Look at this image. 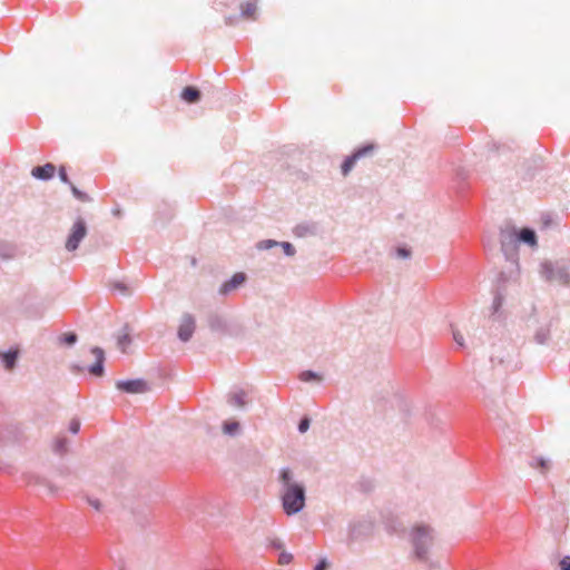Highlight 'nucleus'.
<instances>
[{"label":"nucleus","instance_id":"obj_17","mask_svg":"<svg viewBox=\"0 0 570 570\" xmlns=\"http://www.w3.org/2000/svg\"><path fill=\"white\" fill-rule=\"evenodd\" d=\"M503 301H504L503 293L501 292L500 286H498L497 289L494 291L493 302H492V306H491V309H492L491 317L493 318V321H497L501 317L500 309L503 305Z\"/></svg>","mask_w":570,"mask_h":570},{"label":"nucleus","instance_id":"obj_3","mask_svg":"<svg viewBox=\"0 0 570 570\" xmlns=\"http://www.w3.org/2000/svg\"><path fill=\"white\" fill-rule=\"evenodd\" d=\"M540 273L548 282L557 281L561 285H568L570 283V272L562 263L543 262Z\"/></svg>","mask_w":570,"mask_h":570},{"label":"nucleus","instance_id":"obj_10","mask_svg":"<svg viewBox=\"0 0 570 570\" xmlns=\"http://www.w3.org/2000/svg\"><path fill=\"white\" fill-rule=\"evenodd\" d=\"M196 330V321L195 317L189 314L185 313L181 316L180 324L178 326L177 336L181 342H188Z\"/></svg>","mask_w":570,"mask_h":570},{"label":"nucleus","instance_id":"obj_12","mask_svg":"<svg viewBox=\"0 0 570 570\" xmlns=\"http://www.w3.org/2000/svg\"><path fill=\"white\" fill-rule=\"evenodd\" d=\"M55 173H56V166L51 163H47L41 166H36L31 170L32 177H35L36 179L42 180V181H47V180H50L51 178H53Z\"/></svg>","mask_w":570,"mask_h":570},{"label":"nucleus","instance_id":"obj_18","mask_svg":"<svg viewBox=\"0 0 570 570\" xmlns=\"http://www.w3.org/2000/svg\"><path fill=\"white\" fill-rule=\"evenodd\" d=\"M208 326L213 332L224 333L227 331V323L225 318L218 314H212L208 316Z\"/></svg>","mask_w":570,"mask_h":570},{"label":"nucleus","instance_id":"obj_21","mask_svg":"<svg viewBox=\"0 0 570 570\" xmlns=\"http://www.w3.org/2000/svg\"><path fill=\"white\" fill-rule=\"evenodd\" d=\"M529 465L533 469L540 470L542 474H546L548 470L550 469V462L549 460L542 458V456H534L529 461Z\"/></svg>","mask_w":570,"mask_h":570},{"label":"nucleus","instance_id":"obj_16","mask_svg":"<svg viewBox=\"0 0 570 570\" xmlns=\"http://www.w3.org/2000/svg\"><path fill=\"white\" fill-rule=\"evenodd\" d=\"M18 356L19 352L16 348L0 352V360L7 370H12L16 366Z\"/></svg>","mask_w":570,"mask_h":570},{"label":"nucleus","instance_id":"obj_24","mask_svg":"<svg viewBox=\"0 0 570 570\" xmlns=\"http://www.w3.org/2000/svg\"><path fill=\"white\" fill-rule=\"evenodd\" d=\"M228 403L236 406H244L246 404V392L239 391L230 394L228 397Z\"/></svg>","mask_w":570,"mask_h":570},{"label":"nucleus","instance_id":"obj_34","mask_svg":"<svg viewBox=\"0 0 570 570\" xmlns=\"http://www.w3.org/2000/svg\"><path fill=\"white\" fill-rule=\"evenodd\" d=\"M286 256L292 257L296 254L294 245L289 242H279V245Z\"/></svg>","mask_w":570,"mask_h":570},{"label":"nucleus","instance_id":"obj_13","mask_svg":"<svg viewBox=\"0 0 570 570\" xmlns=\"http://www.w3.org/2000/svg\"><path fill=\"white\" fill-rule=\"evenodd\" d=\"M518 240L519 243L527 244L531 247L537 246L538 237L537 233L533 228L522 227L521 229H517Z\"/></svg>","mask_w":570,"mask_h":570},{"label":"nucleus","instance_id":"obj_7","mask_svg":"<svg viewBox=\"0 0 570 570\" xmlns=\"http://www.w3.org/2000/svg\"><path fill=\"white\" fill-rule=\"evenodd\" d=\"M87 232L88 229L85 219L82 217H78L67 237L66 249L68 252H75L79 247L81 240L86 237Z\"/></svg>","mask_w":570,"mask_h":570},{"label":"nucleus","instance_id":"obj_33","mask_svg":"<svg viewBox=\"0 0 570 570\" xmlns=\"http://www.w3.org/2000/svg\"><path fill=\"white\" fill-rule=\"evenodd\" d=\"M309 426H311V417L307 415L302 416L298 422V425H297L298 432L305 433L308 431Z\"/></svg>","mask_w":570,"mask_h":570},{"label":"nucleus","instance_id":"obj_8","mask_svg":"<svg viewBox=\"0 0 570 570\" xmlns=\"http://www.w3.org/2000/svg\"><path fill=\"white\" fill-rule=\"evenodd\" d=\"M373 530V523L368 520H358L348 525V542H355L367 538Z\"/></svg>","mask_w":570,"mask_h":570},{"label":"nucleus","instance_id":"obj_43","mask_svg":"<svg viewBox=\"0 0 570 570\" xmlns=\"http://www.w3.org/2000/svg\"><path fill=\"white\" fill-rule=\"evenodd\" d=\"M560 570H570V556H564L559 562Z\"/></svg>","mask_w":570,"mask_h":570},{"label":"nucleus","instance_id":"obj_20","mask_svg":"<svg viewBox=\"0 0 570 570\" xmlns=\"http://www.w3.org/2000/svg\"><path fill=\"white\" fill-rule=\"evenodd\" d=\"M552 320L549 321L548 325L539 327L534 333V342L538 344H547L550 338V327Z\"/></svg>","mask_w":570,"mask_h":570},{"label":"nucleus","instance_id":"obj_25","mask_svg":"<svg viewBox=\"0 0 570 570\" xmlns=\"http://www.w3.org/2000/svg\"><path fill=\"white\" fill-rule=\"evenodd\" d=\"M299 380L305 383L321 382L322 376L312 370H306L299 374Z\"/></svg>","mask_w":570,"mask_h":570},{"label":"nucleus","instance_id":"obj_26","mask_svg":"<svg viewBox=\"0 0 570 570\" xmlns=\"http://www.w3.org/2000/svg\"><path fill=\"white\" fill-rule=\"evenodd\" d=\"M257 10L256 2H247L246 4H242V17L244 18H254L255 12Z\"/></svg>","mask_w":570,"mask_h":570},{"label":"nucleus","instance_id":"obj_15","mask_svg":"<svg viewBox=\"0 0 570 570\" xmlns=\"http://www.w3.org/2000/svg\"><path fill=\"white\" fill-rule=\"evenodd\" d=\"M180 98L187 104H196L202 98V91L194 86H186L181 92Z\"/></svg>","mask_w":570,"mask_h":570},{"label":"nucleus","instance_id":"obj_2","mask_svg":"<svg viewBox=\"0 0 570 570\" xmlns=\"http://www.w3.org/2000/svg\"><path fill=\"white\" fill-rule=\"evenodd\" d=\"M414 556L420 561H426L429 550L434 541V529L429 524L417 523L412 527L410 532Z\"/></svg>","mask_w":570,"mask_h":570},{"label":"nucleus","instance_id":"obj_47","mask_svg":"<svg viewBox=\"0 0 570 570\" xmlns=\"http://www.w3.org/2000/svg\"><path fill=\"white\" fill-rule=\"evenodd\" d=\"M391 531L394 533H399L401 530L396 525H391Z\"/></svg>","mask_w":570,"mask_h":570},{"label":"nucleus","instance_id":"obj_22","mask_svg":"<svg viewBox=\"0 0 570 570\" xmlns=\"http://www.w3.org/2000/svg\"><path fill=\"white\" fill-rule=\"evenodd\" d=\"M109 287L111 291H117L124 296H130L132 294L130 287L122 281H111L109 282Z\"/></svg>","mask_w":570,"mask_h":570},{"label":"nucleus","instance_id":"obj_28","mask_svg":"<svg viewBox=\"0 0 570 570\" xmlns=\"http://www.w3.org/2000/svg\"><path fill=\"white\" fill-rule=\"evenodd\" d=\"M13 255H14L13 246L0 240V257L8 259V258H12Z\"/></svg>","mask_w":570,"mask_h":570},{"label":"nucleus","instance_id":"obj_36","mask_svg":"<svg viewBox=\"0 0 570 570\" xmlns=\"http://www.w3.org/2000/svg\"><path fill=\"white\" fill-rule=\"evenodd\" d=\"M67 451V439L60 438L55 443V452L58 454H63Z\"/></svg>","mask_w":570,"mask_h":570},{"label":"nucleus","instance_id":"obj_32","mask_svg":"<svg viewBox=\"0 0 570 570\" xmlns=\"http://www.w3.org/2000/svg\"><path fill=\"white\" fill-rule=\"evenodd\" d=\"M266 547L272 550H283L284 543L277 538H267Z\"/></svg>","mask_w":570,"mask_h":570},{"label":"nucleus","instance_id":"obj_45","mask_svg":"<svg viewBox=\"0 0 570 570\" xmlns=\"http://www.w3.org/2000/svg\"><path fill=\"white\" fill-rule=\"evenodd\" d=\"M236 21H237V17H226V18H225V23H226L227 26H232V24H234Z\"/></svg>","mask_w":570,"mask_h":570},{"label":"nucleus","instance_id":"obj_11","mask_svg":"<svg viewBox=\"0 0 570 570\" xmlns=\"http://www.w3.org/2000/svg\"><path fill=\"white\" fill-rule=\"evenodd\" d=\"M246 279H247V276L245 273H243V272L235 273L229 279H227L226 282H224L220 285V287L218 289L219 295H223V296L228 295L230 292L240 287L246 282Z\"/></svg>","mask_w":570,"mask_h":570},{"label":"nucleus","instance_id":"obj_9","mask_svg":"<svg viewBox=\"0 0 570 570\" xmlns=\"http://www.w3.org/2000/svg\"><path fill=\"white\" fill-rule=\"evenodd\" d=\"M116 387L127 394H140L149 391V385L144 379L119 380Z\"/></svg>","mask_w":570,"mask_h":570},{"label":"nucleus","instance_id":"obj_31","mask_svg":"<svg viewBox=\"0 0 570 570\" xmlns=\"http://www.w3.org/2000/svg\"><path fill=\"white\" fill-rule=\"evenodd\" d=\"M78 336L75 332H67L62 334V336L60 337L61 343L68 346H72L73 344H76Z\"/></svg>","mask_w":570,"mask_h":570},{"label":"nucleus","instance_id":"obj_4","mask_svg":"<svg viewBox=\"0 0 570 570\" xmlns=\"http://www.w3.org/2000/svg\"><path fill=\"white\" fill-rule=\"evenodd\" d=\"M90 353L95 356L94 364L87 367L80 364H71L70 370L76 374L82 373L85 370H87L90 375L95 377H101L105 374V351L99 346H94L90 348Z\"/></svg>","mask_w":570,"mask_h":570},{"label":"nucleus","instance_id":"obj_1","mask_svg":"<svg viewBox=\"0 0 570 570\" xmlns=\"http://www.w3.org/2000/svg\"><path fill=\"white\" fill-rule=\"evenodd\" d=\"M278 482L282 487V508L286 515L299 513L306 504V489L302 482L294 480L289 468H282L278 472Z\"/></svg>","mask_w":570,"mask_h":570},{"label":"nucleus","instance_id":"obj_14","mask_svg":"<svg viewBox=\"0 0 570 570\" xmlns=\"http://www.w3.org/2000/svg\"><path fill=\"white\" fill-rule=\"evenodd\" d=\"M317 232L318 225L316 223H301L293 229L294 235L297 237L313 236L316 235Z\"/></svg>","mask_w":570,"mask_h":570},{"label":"nucleus","instance_id":"obj_39","mask_svg":"<svg viewBox=\"0 0 570 570\" xmlns=\"http://www.w3.org/2000/svg\"><path fill=\"white\" fill-rule=\"evenodd\" d=\"M58 175H59L60 180H61L63 184L71 185V181H70V179H69V176H68V174H67V170H66V167H65V166H60V167H59Z\"/></svg>","mask_w":570,"mask_h":570},{"label":"nucleus","instance_id":"obj_42","mask_svg":"<svg viewBox=\"0 0 570 570\" xmlns=\"http://www.w3.org/2000/svg\"><path fill=\"white\" fill-rule=\"evenodd\" d=\"M330 563L326 558H322L315 564L314 570H328Z\"/></svg>","mask_w":570,"mask_h":570},{"label":"nucleus","instance_id":"obj_19","mask_svg":"<svg viewBox=\"0 0 570 570\" xmlns=\"http://www.w3.org/2000/svg\"><path fill=\"white\" fill-rule=\"evenodd\" d=\"M131 335L130 327L128 324H125L122 327V333L117 336V346L121 350L122 353L126 352L127 346L131 344Z\"/></svg>","mask_w":570,"mask_h":570},{"label":"nucleus","instance_id":"obj_46","mask_svg":"<svg viewBox=\"0 0 570 570\" xmlns=\"http://www.w3.org/2000/svg\"><path fill=\"white\" fill-rule=\"evenodd\" d=\"M505 281V274L503 272H501L499 274V282H504Z\"/></svg>","mask_w":570,"mask_h":570},{"label":"nucleus","instance_id":"obj_29","mask_svg":"<svg viewBox=\"0 0 570 570\" xmlns=\"http://www.w3.org/2000/svg\"><path fill=\"white\" fill-rule=\"evenodd\" d=\"M33 482L35 484H39L43 487L49 493H55V487L47 480L40 476H31L29 483Z\"/></svg>","mask_w":570,"mask_h":570},{"label":"nucleus","instance_id":"obj_23","mask_svg":"<svg viewBox=\"0 0 570 570\" xmlns=\"http://www.w3.org/2000/svg\"><path fill=\"white\" fill-rule=\"evenodd\" d=\"M239 429H240V424L238 421L233 420V421H225L223 423V431L227 435H230V436L236 435L238 433Z\"/></svg>","mask_w":570,"mask_h":570},{"label":"nucleus","instance_id":"obj_30","mask_svg":"<svg viewBox=\"0 0 570 570\" xmlns=\"http://www.w3.org/2000/svg\"><path fill=\"white\" fill-rule=\"evenodd\" d=\"M279 245V242L278 240H274V239H263V240H259L257 244H256V248L258 250H267V249H271L273 247H277Z\"/></svg>","mask_w":570,"mask_h":570},{"label":"nucleus","instance_id":"obj_27","mask_svg":"<svg viewBox=\"0 0 570 570\" xmlns=\"http://www.w3.org/2000/svg\"><path fill=\"white\" fill-rule=\"evenodd\" d=\"M68 186L70 187V190H71L72 195H73L78 200H80V202H82V203H89V202H91V197H90L87 193H85V191H82V190L78 189V188H77L72 183H71V185H68Z\"/></svg>","mask_w":570,"mask_h":570},{"label":"nucleus","instance_id":"obj_40","mask_svg":"<svg viewBox=\"0 0 570 570\" xmlns=\"http://www.w3.org/2000/svg\"><path fill=\"white\" fill-rule=\"evenodd\" d=\"M453 340L460 347H464V337L459 331H452Z\"/></svg>","mask_w":570,"mask_h":570},{"label":"nucleus","instance_id":"obj_37","mask_svg":"<svg viewBox=\"0 0 570 570\" xmlns=\"http://www.w3.org/2000/svg\"><path fill=\"white\" fill-rule=\"evenodd\" d=\"M374 485L373 482L368 479H363L358 482V489L362 492H371L373 490Z\"/></svg>","mask_w":570,"mask_h":570},{"label":"nucleus","instance_id":"obj_41","mask_svg":"<svg viewBox=\"0 0 570 570\" xmlns=\"http://www.w3.org/2000/svg\"><path fill=\"white\" fill-rule=\"evenodd\" d=\"M80 430V421L78 419H72L69 424V431L73 434H77Z\"/></svg>","mask_w":570,"mask_h":570},{"label":"nucleus","instance_id":"obj_44","mask_svg":"<svg viewBox=\"0 0 570 570\" xmlns=\"http://www.w3.org/2000/svg\"><path fill=\"white\" fill-rule=\"evenodd\" d=\"M88 503L97 511L101 508V503L98 499H88Z\"/></svg>","mask_w":570,"mask_h":570},{"label":"nucleus","instance_id":"obj_35","mask_svg":"<svg viewBox=\"0 0 570 570\" xmlns=\"http://www.w3.org/2000/svg\"><path fill=\"white\" fill-rule=\"evenodd\" d=\"M293 561V554L286 551H281L278 554V564L287 566Z\"/></svg>","mask_w":570,"mask_h":570},{"label":"nucleus","instance_id":"obj_6","mask_svg":"<svg viewBox=\"0 0 570 570\" xmlns=\"http://www.w3.org/2000/svg\"><path fill=\"white\" fill-rule=\"evenodd\" d=\"M500 243L501 250L504 254L505 258L510 262L515 263L518 258L517 247L519 244L517 229L513 228L511 230H501Z\"/></svg>","mask_w":570,"mask_h":570},{"label":"nucleus","instance_id":"obj_5","mask_svg":"<svg viewBox=\"0 0 570 570\" xmlns=\"http://www.w3.org/2000/svg\"><path fill=\"white\" fill-rule=\"evenodd\" d=\"M377 149V145L375 142H365L358 147H356L351 155L345 157L341 165V170L343 176H347L348 173L354 168L356 161L364 157L373 156L374 151Z\"/></svg>","mask_w":570,"mask_h":570},{"label":"nucleus","instance_id":"obj_38","mask_svg":"<svg viewBox=\"0 0 570 570\" xmlns=\"http://www.w3.org/2000/svg\"><path fill=\"white\" fill-rule=\"evenodd\" d=\"M396 255L400 258L406 259L411 256V249L406 246H399L396 248Z\"/></svg>","mask_w":570,"mask_h":570}]
</instances>
